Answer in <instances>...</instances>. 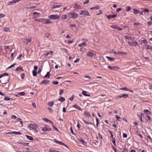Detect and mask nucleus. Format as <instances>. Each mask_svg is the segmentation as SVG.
I'll list each match as a JSON object with an SVG mask.
<instances>
[{"mask_svg": "<svg viewBox=\"0 0 152 152\" xmlns=\"http://www.w3.org/2000/svg\"><path fill=\"white\" fill-rule=\"evenodd\" d=\"M25 77V74L24 73H22L21 75V77L22 79H23Z\"/></svg>", "mask_w": 152, "mask_h": 152, "instance_id": "nucleus-54", "label": "nucleus"}, {"mask_svg": "<svg viewBox=\"0 0 152 152\" xmlns=\"http://www.w3.org/2000/svg\"><path fill=\"white\" fill-rule=\"evenodd\" d=\"M82 120L85 123L89 125H92V123L91 122H88L87 121L84 119H82Z\"/></svg>", "mask_w": 152, "mask_h": 152, "instance_id": "nucleus-28", "label": "nucleus"}, {"mask_svg": "<svg viewBox=\"0 0 152 152\" xmlns=\"http://www.w3.org/2000/svg\"><path fill=\"white\" fill-rule=\"evenodd\" d=\"M51 128L49 126H45L44 127H42V130L44 132H45L47 131L51 130Z\"/></svg>", "mask_w": 152, "mask_h": 152, "instance_id": "nucleus-6", "label": "nucleus"}, {"mask_svg": "<svg viewBox=\"0 0 152 152\" xmlns=\"http://www.w3.org/2000/svg\"><path fill=\"white\" fill-rule=\"evenodd\" d=\"M99 6H95L94 7H91L90 8V10H94V9H96V10H98L99 9Z\"/></svg>", "mask_w": 152, "mask_h": 152, "instance_id": "nucleus-31", "label": "nucleus"}, {"mask_svg": "<svg viewBox=\"0 0 152 152\" xmlns=\"http://www.w3.org/2000/svg\"><path fill=\"white\" fill-rule=\"evenodd\" d=\"M14 134H21V133L19 132H14Z\"/></svg>", "mask_w": 152, "mask_h": 152, "instance_id": "nucleus-56", "label": "nucleus"}, {"mask_svg": "<svg viewBox=\"0 0 152 152\" xmlns=\"http://www.w3.org/2000/svg\"><path fill=\"white\" fill-rule=\"evenodd\" d=\"M59 91H60V93H59L60 95H61L64 92V90L62 89H60Z\"/></svg>", "mask_w": 152, "mask_h": 152, "instance_id": "nucleus-53", "label": "nucleus"}, {"mask_svg": "<svg viewBox=\"0 0 152 152\" xmlns=\"http://www.w3.org/2000/svg\"><path fill=\"white\" fill-rule=\"evenodd\" d=\"M54 140L56 143H58L60 145H62L63 146H64L65 147L68 148L66 144H65L64 143H63L62 142H61V141H58L56 139H54Z\"/></svg>", "mask_w": 152, "mask_h": 152, "instance_id": "nucleus-8", "label": "nucleus"}, {"mask_svg": "<svg viewBox=\"0 0 152 152\" xmlns=\"http://www.w3.org/2000/svg\"><path fill=\"white\" fill-rule=\"evenodd\" d=\"M8 76V74L6 73H4L1 75H0V78H1V80H5L2 83H6L9 81V77Z\"/></svg>", "mask_w": 152, "mask_h": 152, "instance_id": "nucleus-1", "label": "nucleus"}, {"mask_svg": "<svg viewBox=\"0 0 152 152\" xmlns=\"http://www.w3.org/2000/svg\"><path fill=\"white\" fill-rule=\"evenodd\" d=\"M61 5H55V6H53V8H52V9H53L54 8H59V7H61Z\"/></svg>", "mask_w": 152, "mask_h": 152, "instance_id": "nucleus-38", "label": "nucleus"}, {"mask_svg": "<svg viewBox=\"0 0 152 152\" xmlns=\"http://www.w3.org/2000/svg\"><path fill=\"white\" fill-rule=\"evenodd\" d=\"M89 2V0H87L86 1H85L84 3V4H88Z\"/></svg>", "mask_w": 152, "mask_h": 152, "instance_id": "nucleus-63", "label": "nucleus"}, {"mask_svg": "<svg viewBox=\"0 0 152 152\" xmlns=\"http://www.w3.org/2000/svg\"><path fill=\"white\" fill-rule=\"evenodd\" d=\"M3 29L5 31H9L10 30L9 28L6 27H4Z\"/></svg>", "mask_w": 152, "mask_h": 152, "instance_id": "nucleus-41", "label": "nucleus"}, {"mask_svg": "<svg viewBox=\"0 0 152 152\" xmlns=\"http://www.w3.org/2000/svg\"><path fill=\"white\" fill-rule=\"evenodd\" d=\"M107 68H110V69L111 70H115L117 69H119V68L118 67L116 66H108Z\"/></svg>", "mask_w": 152, "mask_h": 152, "instance_id": "nucleus-12", "label": "nucleus"}, {"mask_svg": "<svg viewBox=\"0 0 152 152\" xmlns=\"http://www.w3.org/2000/svg\"><path fill=\"white\" fill-rule=\"evenodd\" d=\"M126 54V53L125 52L120 51L117 52V55L122 56Z\"/></svg>", "mask_w": 152, "mask_h": 152, "instance_id": "nucleus-18", "label": "nucleus"}, {"mask_svg": "<svg viewBox=\"0 0 152 152\" xmlns=\"http://www.w3.org/2000/svg\"><path fill=\"white\" fill-rule=\"evenodd\" d=\"M110 27L111 28H114L115 29H117V27H118V26H117L115 25H113L111 26Z\"/></svg>", "mask_w": 152, "mask_h": 152, "instance_id": "nucleus-45", "label": "nucleus"}, {"mask_svg": "<svg viewBox=\"0 0 152 152\" xmlns=\"http://www.w3.org/2000/svg\"><path fill=\"white\" fill-rule=\"evenodd\" d=\"M72 106L73 107L78 109L80 110L81 111L82 110V109L79 106L77 105L76 104L73 105Z\"/></svg>", "mask_w": 152, "mask_h": 152, "instance_id": "nucleus-17", "label": "nucleus"}, {"mask_svg": "<svg viewBox=\"0 0 152 152\" xmlns=\"http://www.w3.org/2000/svg\"><path fill=\"white\" fill-rule=\"evenodd\" d=\"M116 15L115 14H113V15L110 14L107 15V17L108 19H110L111 18H114L116 17Z\"/></svg>", "mask_w": 152, "mask_h": 152, "instance_id": "nucleus-11", "label": "nucleus"}, {"mask_svg": "<svg viewBox=\"0 0 152 152\" xmlns=\"http://www.w3.org/2000/svg\"><path fill=\"white\" fill-rule=\"evenodd\" d=\"M5 16V15L3 14L0 13V19Z\"/></svg>", "mask_w": 152, "mask_h": 152, "instance_id": "nucleus-57", "label": "nucleus"}, {"mask_svg": "<svg viewBox=\"0 0 152 152\" xmlns=\"http://www.w3.org/2000/svg\"><path fill=\"white\" fill-rule=\"evenodd\" d=\"M86 56L88 57H92L94 56H95L94 54L92 52H89L88 53H87L86 54Z\"/></svg>", "mask_w": 152, "mask_h": 152, "instance_id": "nucleus-9", "label": "nucleus"}, {"mask_svg": "<svg viewBox=\"0 0 152 152\" xmlns=\"http://www.w3.org/2000/svg\"><path fill=\"white\" fill-rule=\"evenodd\" d=\"M74 8L76 9L80 10L82 9L81 7L77 4L76 3H75L74 4Z\"/></svg>", "mask_w": 152, "mask_h": 152, "instance_id": "nucleus-10", "label": "nucleus"}, {"mask_svg": "<svg viewBox=\"0 0 152 152\" xmlns=\"http://www.w3.org/2000/svg\"><path fill=\"white\" fill-rule=\"evenodd\" d=\"M133 10H134L133 13L135 14H137L139 13V10L135 9H133Z\"/></svg>", "mask_w": 152, "mask_h": 152, "instance_id": "nucleus-32", "label": "nucleus"}, {"mask_svg": "<svg viewBox=\"0 0 152 152\" xmlns=\"http://www.w3.org/2000/svg\"><path fill=\"white\" fill-rule=\"evenodd\" d=\"M143 12H149V10L148 9H144L142 10Z\"/></svg>", "mask_w": 152, "mask_h": 152, "instance_id": "nucleus-50", "label": "nucleus"}, {"mask_svg": "<svg viewBox=\"0 0 152 152\" xmlns=\"http://www.w3.org/2000/svg\"><path fill=\"white\" fill-rule=\"evenodd\" d=\"M84 115L86 117H88L91 116L90 114L86 111H85L84 113Z\"/></svg>", "mask_w": 152, "mask_h": 152, "instance_id": "nucleus-25", "label": "nucleus"}, {"mask_svg": "<svg viewBox=\"0 0 152 152\" xmlns=\"http://www.w3.org/2000/svg\"><path fill=\"white\" fill-rule=\"evenodd\" d=\"M129 97V95L128 94H123L121 95H119L116 98V99H118V98H123L124 99L126 98Z\"/></svg>", "mask_w": 152, "mask_h": 152, "instance_id": "nucleus-7", "label": "nucleus"}, {"mask_svg": "<svg viewBox=\"0 0 152 152\" xmlns=\"http://www.w3.org/2000/svg\"><path fill=\"white\" fill-rule=\"evenodd\" d=\"M53 128L56 131H58V129L53 125Z\"/></svg>", "mask_w": 152, "mask_h": 152, "instance_id": "nucleus-60", "label": "nucleus"}, {"mask_svg": "<svg viewBox=\"0 0 152 152\" xmlns=\"http://www.w3.org/2000/svg\"><path fill=\"white\" fill-rule=\"evenodd\" d=\"M35 20H37L45 24H49L52 23V21H50L48 19H41L39 20L35 19Z\"/></svg>", "mask_w": 152, "mask_h": 152, "instance_id": "nucleus-2", "label": "nucleus"}, {"mask_svg": "<svg viewBox=\"0 0 152 152\" xmlns=\"http://www.w3.org/2000/svg\"><path fill=\"white\" fill-rule=\"evenodd\" d=\"M36 8V7H35V6H32V7H28V9L29 10H32V9H35Z\"/></svg>", "mask_w": 152, "mask_h": 152, "instance_id": "nucleus-55", "label": "nucleus"}, {"mask_svg": "<svg viewBox=\"0 0 152 152\" xmlns=\"http://www.w3.org/2000/svg\"><path fill=\"white\" fill-rule=\"evenodd\" d=\"M18 94L20 96H24L25 93L24 92H21L18 93Z\"/></svg>", "mask_w": 152, "mask_h": 152, "instance_id": "nucleus-46", "label": "nucleus"}, {"mask_svg": "<svg viewBox=\"0 0 152 152\" xmlns=\"http://www.w3.org/2000/svg\"><path fill=\"white\" fill-rule=\"evenodd\" d=\"M146 49H149L152 50V47L148 45H146Z\"/></svg>", "mask_w": 152, "mask_h": 152, "instance_id": "nucleus-29", "label": "nucleus"}, {"mask_svg": "<svg viewBox=\"0 0 152 152\" xmlns=\"http://www.w3.org/2000/svg\"><path fill=\"white\" fill-rule=\"evenodd\" d=\"M31 41V38L29 39H25L24 40V41L27 44L30 43Z\"/></svg>", "mask_w": 152, "mask_h": 152, "instance_id": "nucleus-16", "label": "nucleus"}, {"mask_svg": "<svg viewBox=\"0 0 152 152\" xmlns=\"http://www.w3.org/2000/svg\"><path fill=\"white\" fill-rule=\"evenodd\" d=\"M67 16L66 15H63L61 16V19L63 20L66 19L67 18Z\"/></svg>", "mask_w": 152, "mask_h": 152, "instance_id": "nucleus-34", "label": "nucleus"}, {"mask_svg": "<svg viewBox=\"0 0 152 152\" xmlns=\"http://www.w3.org/2000/svg\"><path fill=\"white\" fill-rule=\"evenodd\" d=\"M26 138L29 140H34L33 137L31 136H30L27 135H26Z\"/></svg>", "mask_w": 152, "mask_h": 152, "instance_id": "nucleus-26", "label": "nucleus"}, {"mask_svg": "<svg viewBox=\"0 0 152 152\" xmlns=\"http://www.w3.org/2000/svg\"><path fill=\"white\" fill-rule=\"evenodd\" d=\"M138 45L137 42L136 41H133L131 43V45L130 46H132L134 47H135Z\"/></svg>", "mask_w": 152, "mask_h": 152, "instance_id": "nucleus-14", "label": "nucleus"}, {"mask_svg": "<svg viewBox=\"0 0 152 152\" xmlns=\"http://www.w3.org/2000/svg\"><path fill=\"white\" fill-rule=\"evenodd\" d=\"M74 98V95H72V97L69 98V99L71 101H72L73 100Z\"/></svg>", "mask_w": 152, "mask_h": 152, "instance_id": "nucleus-47", "label": "nucleus"}, {"mask_svg": "<svg viewBox=\"0 0 152 152\" xmlns=\"http://www.w3.org/2000/svg\"><path fill=\"white\" fill-rule=\"evenodd\" d=\"M98 135H99V139H102V136L100 134V133L99 132H98Z\"/></svg>", "mask_w": 152, "mask_h": 152, "instance_id": "nucleus-58", "label": "nucleus"}, {"mask_svg": "<svg viewBox=\"0 0 152 152\" xmlns=\"http://www.w3.org/2000/svg\"><path fill=\"white\" fill-rule=\"evenodd\" d=\"M86 93L87 92L84 91H83L82 92V94L85 96H90V95L89 94H86Z\"/></svg>", "mask_w": 152, "mask_h": 152, "instance_id": "nucleus-23", "label": "nucleus"}, {"mask_svg": "<svg viewBox=\"0 0 152 152\" xmlns=\"http://www.w3.org/2000/svg\"><path fill=\"white\" fill-rule=\"evenodd\" d=\"M50 35V34L48 33H46V34L45 35L44 37L45 38H48L49 37Z\"/></svg>", "mask_w": 152, "mask_h": 152, "instance_id": "nucleus-42", "label": "nucleus"}, {"mask_svg": "<svg viewBox=\"0 0 152 152\" xmlns=\"http://www.w3.org/2000/svg\"><path fill=\"white\" fill-rule=\"evenodd\" d=\"M30 130H33L37 129L38 127V126L36 124H31L28 126Z\"/></svg>", "mask_w": 152, "mask_h": 152, "instance_id": "nucleus-4", "label": "nucleus"}, {"mask_svg": "<svg viewBox=\"0 0 152 152\" xmlns=\"http://www.w3.org/2000/svg\"><path fill=\"white\" fill-rule=\"evenodd\" d=\"M144 111L148 115L151 114V112L149 111L148 110H144Z\"/></svg>", "mask_w": 152, "mask_h": 152, "instance_id": "nucleus-39", "label": "nucleus"}, {"mask_svg": "<svg viewBox=\"0 0 152 152\" xmlns=\"http://www.w3.org/2000/svg\"><path fill=\"white\" fill-rule=\"evenodd\" d=\"M11 118H14V119H16L17 118V117L14 115H12Z\"/></svg>", "mask_w": 152, "mask_h": 152, "instance_id": "nucleus-62", "label": "nucleus"}, {"mask_svg": "<svg viewBox=\"0 0 152 152\" xmlns=\"http://www.w3.org/2000/svg\"><path fill=\"white\" fill-rule=\"evenodd\" d=\"M86 45V43L85 42H83L78 45V46L80 47L85 46Z\"/></svg>", "mask_w": 152, "mask_h": 152, "instance_id": "nucleus-20", "label": "nucleus"}, {"mask_svg": "<svg viewBox=\"0 0 152 152\" xmlns=\"http://www.w3.org/2000/svg\"><path fill=\"white\" fill-rule=\"evenodd\" d=\"M127 9L126 10V11H129L131 10L132 9V8L130 6H128L127 7Z\"/></svg>", "mask_w": 152, "mask_h": 152, "instance_id": "nucleus-51", "label": "nucleus"}, {"mask_svg": "<svg viewBox=\"0 0 152 152\" xmlns=\"http://www.w3.org/2000/svg\"><path fill=\"white\" fill-rule=\"evenodd\" d=\"M49 18L53 20L58 19L59 18V16L57 15H52L49 16Z\"/></svg>", "mask_w": 152, "mask_h": 152, "instance_id": "nucleus-5", "label": "nucleus"}, {"mask_svg": "<svg viewBox=\"0 0 152 152\" xmlns=\"http://www.w3.org/2000/svg\"><path fill=\"white\" fill-rule=\"evenodd\" d=\"M106 57L107 58L108 60L110 61H113L115 60L114 58L109 56H106Z\"/></svg>", "mask_w": 152, "mask_h": 152, "instance_id": "nucleus-24", "label": "nucleus"}, {"mask_svg": "<svg viewBox=\"0 0 152 152\" xmlns=\"http://www.w3.org/2000/svg\"><path fill=\"white\" fill-rule=\"evenodd\" d=\"M120 90H125L126 91H129V90L127 89V88L126 87H124V88H120Z\"/></svg>", "mask_w": 152, "mask_h": 152, "instance_id": "nucleus-43", "label": "nucleus"}, {"mask_svg": "<svg viewBox=\"0 0 152 152\" xmlns=\"http://www.w3.org/2000/svg\"><path fill=\"white\" fill-rule=\"evenodd\" d=\"M141 44H146L147 43V41L146 39H144L141 40Z\"/></svg>", "mask_w": 152, "mask_h": 152, "instance_id": "nucleus-33", "label": "nucleus"}, {"mask_svg": "<svg viewBox=\"0 0 152 152\" xmlns=\"http://www.w3.org/2000/svg\"><path fill=\"white\" fill-rule=\"evenodd\" d=\"M78 140L79 141H80L82 144L84 145H86L87 144V143L85 141L82 139H78Z\"/></svg>", "mask_w": 152, "mask_h": 152, "instance_id": "nucleus-19", "label": "nucleus"}, {"mask_svg": "<svg viewBox=\"0 0 152 152\" xmlns=\"http://www.w3.org/2000/svg\"><path fill=\"white\" fill-rule=\"evenodd\" d=\"M19 70H21L22 71L23 70V69H22V67H18L16 69L15 71H18Z\"/></svg>", "mask_w": 152, "mask_h": 152, "instance_id": "nucleus-40", "label": "nucleus"}, {"mask_svg": "<svg viewBox=\"0 0 152 152\" xmlns=\"http://www.w3.org/2000/svg\"><path fill=\"white\" fill-rule=\"evenodd\" d=\"M21 0H14L13 1H12L10 2L9 3L10 4H12L15 3L16 2H18L19 1H20Z\"/></svg>", "mask_w": 152, "mask_h": 152, "instance_id": "nucleus-21", "label": "nucleus"}, {"mask_svg": "<svg viewBox=\"0 0 152 152\" xmlns=\"http://www.w3.org/2000/svg\"><path fill=\"white\" fill-rule=\"evenodd\" d=\"M53 52L52 51H50L49 52H47L46 53H45V56H48L50 54V55H52L53 54Z\"/></svg>", "mask_w": 152, "mask_h": 152, "instance_id": "nucleus-37", "label": "nucleus"}, {"mask_svg": "<svg viewBox=\"0 0 152 152\" xmlns=\"http://www.w3.org/2000/svg\"><path fill=\"white\" fill-rule=\"evenodd\" d=\"M69 17L70 18H76L78 16V15L75 12H71L69 13Z\"/></svg>", "mask_w": 152, "mask_h": 152, "instance_id": "nucleus-3", "label": "nucleus"}, {"mask_svg": "<svg viewBox=\"0 0 152 152\" xmlns=\"http://www.w3.org/2000/svg\"><path fill=\"white\" fill-rule=\"evenodd\" d=\"M43 120L46 121V122H48L49 121H50L52 123V124L53 123L52 122L50 121L48 119L46 118H43Z\"/></svg>", "mask_w": 152, "mask_h": 152, "instance_id": "nucleus-44", "label": "nucleus"}, {"mask_svg": "<svg viewBox=\"0 0 152 152\" xmlns=\"http://www.w3.org/2000/svg\"><path fill=\"white\" fill-rule=\"evenodd\" d=\"M52 83L55 85H57L58 83V81H54L52 82Z\"/></svg>", "mask_w": 152, "mask_h": 152, "instance_id": "nucleus-49", "label": "nucleus"}, {"mask_svg": "<svg viewBox=\"0 0 152 152\" xmlns=\"http://www.w3.org/2000/svg\"><path fill=\"white\" fill-rule=\"evenodd\" d=\"M48 104L50 107H52L54 104L53 101L50 102H48Z\"/></svg>", "mask_w": 152, "mask_h": 152, "instance_id": "nucleus-36", "label": "nucleus"}, {"mask_svg": "<svg viewBox=\"0 0 152 152\" xmlns=\"http://www.w3.org/2000/svg\"><path fill=\"white\" fill-rule=\"evenodd\" d=\"M115 118L118 121H121V118L119 116L116 115H115Z\"/></svg>", "mask_w": 152, "mask_h": 152, "instance_id": "nucleus-30", "label": "nucleus"}, {"mask_svg": "<svg viewBox=\"0 0 152 152\" xmlns=\"http://www.w3.org/2000/svg\"><path fill=\"white\" fill-rule=\"evenodd\" d=\"M4 49L5 50L9 49V46H4Z\"/></svg>", "mask_w": 152, "mask_h": 152, "instance_id": "nucleus-59", "label": "nucleus"}, {"mask_svg": "<svg viewBox=\"0 0 152 152\" xmlns=\"http://www.w3.org/2000/svg\"><path fill=\"white\" fill-rule=\"evenodd\" d=\"M146 117L150 121L151 120V117L148 115H146Z\"/></svg>", "mask_w": 152, "mask_h": 152, "instance_id": "nucleus-61", "label": "nucleus"}, {"mask_svg": "<svg viewBox=\"0 0 152 152\" xmlns=\"http://www.w3.org/2000/svg\"><path fill=\"white\" fill-rule=\"evenodd\" d=\"M82 12H83V15L86 16H90L88 12L87 11L82 10Z\"/></svg>", "mask_w": 152, "mask_h": 152, "instance_id": "nucleus-15", "label": "nucleus"}, {"mask_svg": "<svg viewBox=\"0 0 152 152\" xmlns=\"http://www.w3.org/2000/svg\"><path fill=\"white\" fill-rule=\"evenodd\" d=\"M50 82V81L48 80H44L41 82V84L44 83L45 84H49Z\"/></svg>", "mask_w": 152, "mask_h": 152, "instance_id": "nucleus-13", "label": "nucleus"}, {"mask_svg": "<svg viewBox=\"0 0 152 152\" xmlns=\"http://www.w3.org/2000/svg\"><path fill=\"white\" fill-rule=\"evenodd\" d=\"M37 72L36 70H33L32 71V74L34 76H36L37 75Z\"/></svg>", "mask_w": 152, "mask_h": 152, "instance_id": "nucleus-35", "label": "nucleus"}, {"mask_svg": "<svg viewBox=\"0 0 152 152\" xmlns=\"http://www.w3.org/2000/svg\"><path fill=\"white\" fill-rule=\"evenodd\" d=\"M123 151L124 152H128L127 149L126 147H125L124 148V150Z\"/></svg>", "mask_w": 152, "mask_h": 152, "instance_id": "nucleus-64", "label": "nucleus"}, {"mask_svg": "<svg viewBox=\"0 0 152 152\" xmlns=\"http://www.w3.org/2000/svg\"><path fill=\"white\" fill-rule=\"evenodd\" d=\"M58 100L60 101L61 102H62L65 100V99L64 97H61L59 99H58Z\"/></svg>", "mask_w": 152, "mask_h": 152, "instance_id": "nucleus-27", "label": "nucleus"}, {"mask_svg": "<svg viewBox=\"0 0 152 152\" xmlns=\"http://www.w3.org/2000/svg\"><path fill=\"white\" fill-rule=\"evenodd\" d=\"M11 99V98H10L7 97H5L4 98V100L6 101H9Z\"/></svg>", "mask_w": 152, "mask_h": 152, "instance_id": "nucleus-52", "label": "nucleus"}, {"mask_svg": "<svg viewBox=\"0 0 152 152\" xmlns=\"http://www.w3.org/2000/svg\"><path fill=\"white\" fill-rule=\"evenodd\" d=\"M50 72H48L44 76V78H50Z\"/></svg>", "mask_w": 152, "mask_h": 152, "instance_id": "nucleus-22", "label": "nucleus"}, {"mask_svg": "<svg viewBox=\"0 0 152 152\" xmlns=\"http://www.w3.org/2000/svg\"><path fill=\"white\" fill-rule=\"evenodd\" d=\"M50 152H60L59 151H57L55 150H52V149H50L49 150Z\"/></svg>", "mask_w": 152, "mask_h": 152, "instance_id": "nucleus-48", "label": "nucleus"}]
</instances>
